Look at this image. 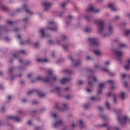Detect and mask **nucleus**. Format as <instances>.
<instances>
[{"label": "nucleus", "mask_w": 130, "mask_h": 130, "mask_svg": "<svg viewBox=\"0 0 130 130\" xmlns=\"http://www.w3.org/2000/svg\"><path fill=\"white\" fill-rule=\"evenodd\" d=\"M98 31L101 34H103V37H107L109 36L110 32L112 31V27L109 26L107 27L104 24V22L102 21H99L98 23Z\"/></svg>", "instance_id": "f257e3e1"}, {"label": "nucleus", "mask_w": 130, "mask_h": 130, "mask_svg": "<svg viewBox=\"0 0 130 130\" xmlns=\"http://www.w3.org/2000/svg\"><path fill=\"white\" fill-rule=\"evenodd\" d=\"M50 80H56V77L55 75L53 74V71L50 69L48 70L47 72V78H44L42 77H39L35 79V81H44V82H48Z\"/></svg>", "instance_id": "f03ea898"}, {"label": "nucleus", "mask_w": 130, "mask_h": 130, "mask_svg": "<svg viewBox=\"0 0 130 130\" xmlns=\"http://www.w3.org/2000/svg\"><path fill=\"white\" fill-rule=\"evenodd\" d=\"M57 23L54 21H51L49 22L47 24L46 29L48 30H51L52 31H55V30H57V26H56Z\"/></svg>", "instance_id": "7ed1b4c3"}, {"label": "nucleus", "mask_w": 130, "mask_h": 130, "mask_svg": "<svg viewBox=\"0 0 130 130\" xmlns=\"http://www.w3.org/2000/svg\"><path fill=\"white\" fill-rule=\"evenodd\" d=\"M56 108L59 111H64L68 108V105L66 104H58L56 105Z\"/></svg>", "instance_id": "20e7f679"}, {"label": "nucleus", "mask_w": 130, "mask_h": 130, "mask_svg": "<svg viewBox=\"0 0 130 130\" xmlns=\"http://www.w3.org/2000/svg\"><path fill=\"white\" fill-rule=\"evenodd\" d=\"M114 56L117 60H120L121 56H122L123 53L120 50H115L114 51Z\"/></svg>", "instance_id": "39448f33"}, {"label": "nucleus", "mask_w": 130, "mask_h": 130, "mask_svg": "<svg viewBox=\"0 0 130 130\" xmlns=\"http://www.w3.org/2000/svg\"><path fill=\"white\" fill-rule=\"evenodd\" d=\"M96 68L97 69H99L100 70H101V71H103V72H106V73H109L110 76H114V73L111 72L109 70L106 69V68H103L101 67L100 65H96Z\"/></svg>", "instance_id": "423d86ee"}, {"label": "nucleus", "mask_w": 130, "mask_h": 130, "mask_svg": "<svg viewBox=\"0 0 130 130\" xmlns=\"http://www.w3.org/2000/svg\"><path fill=\"white\" fill-rule=\"evenodd\" d=\"M51 6H52V4H51V3H49L48 2H45L43 4L45 11H47V10H49V8Z\"/></svg>", "instance_id": "0eeeda50"}, {"label": "nucleus", "mask_w": 130, "mask_h": 130, "mask_svg": "<svg viewBox=\"0 0 130 130\" xmlns=\"http://www.w3.org/2000/svg\"><path fill=\"white\" fill-rule=\"evenodd\" d=\"M89 41L91 43H92V44H94L95 45H98V40L95 38H91L89 39Z\"/></svg>", "instance_id": "6e6552de"}, {"label": "nucleus", "mask_w": 130, "mask_h": 130, "mask_svg": "<svg viewBox=\"0 0 130 130\" xmlns=\"http://www.w3.org/2000/svg\"><path fill=\"white\" fill-rule=\"evenodd\" d=\"M119 121L121 124H124V123H126V121L127 120V117L126 116H124L121 119L118 118Z\"/></svg>", "instance_id": "1a4fd4ad"}, {"label": "nucleus", "mask_w": 130, "mask_h": 130, "mask_svg": "<svg viewBox=\"0 0 130 130\" xmlns=\"http://www.w3.org/2000/svg\"><path fill=\"white\" fill-rule=\"evenodd\" d=\"M87 12H94V13H97L99 12V10H94V7L93 6H90L87 8L86 9Z\"/></svg>", "instance_id": "9d476101"}, {"label": "nucleus", "mask_w": 130, "mask_h": 130, "mask_svg": "<svg viewBox=\"0 0 130 130\" xmlns=\"http://www.w3.org/2000/svg\"><path fill=\"white\" fill-rule=\"evenodd\" d=\"M8 119H14V120H16V121H20L21 120V119L20 118H18L17 116H9L7 117Z\"/></svg>", "instance_id": "9b49d317"}, {"label": "nucleus", "mask_w": 130, "mask_h": 130, "mask_svg": "<svg viewBox=\"0 0 130 130\" xmlns=\"http://www.w3.org/2000/svg\"><path fill=\"white\" fill-rule=\"evenodd\" d=\"M88 84L92 85V83L90 82V81H96V77L93 75H90L88 76Z\"/></svg>", "instance_id": "f8f14e48"}, {"label": "nucleus", "mask_w": 130, "mask_h": 130, "mask_svg": "<svg viewBox=\"0 0 130 130\" xmlns=\"http://www.w3.org/2000/svg\"><path fill=\"white\" fill-rule=\"evenodd\" d=\"M60 124H62V121L61 120H58L54 123L53 125L54 127H57Z\"/></svg>", "instance_id": "ddd939ff"}, {"label": "nucleus", "mask_w": 130, "mask_h": 130, "mask_svg": "<svg viewBox=\"0 0 130 130\" xmlns=\"http://www.w3.org/2000/svg\"><path fill=\"white\" fill-rule=\"evenodd\" d=\"M45 29H41L39 31V34L41 35V37L42 38L45 37V36H46L45 35Z\"/></svg>", "instance_id": "4468645a"}, {"label": "nucleus", "mask_w": 130, "mask_h": 130, "mask_svg": "<svg viewBox=\"0 0 130 130\" xmlns=\"http://www.w3.org/2000/svg\"><path fill=\"white\" fill-rule=\"evenodd\" d=\"M99 87L100 88V91H98V94H100V93H101V90H102V89L105 87V84L101 83L99 84Z\"/></svg>", "instance_id": "2eb2a0df"}, {"label": "nucleus", "mask_w": 130, "mask_h": 130, "mask_svg": "<svg viewBox=\"0 0 130 130\" xmlns=\"http://www.w3.org/2000/svg\"><path fill=\"white\" fill-rule=\"evenodd\" d=\"M109 8L110 9H112V11H116V8H115V6H114V4H109Z\"/></svg>", "instance_id": "dca6fc26"}, {"label": "nucleus", "mask_w": 130, "mask_h": 130, "mask_svg": "<svg viewBox=\"0 0 130 130\" xmlns=\"http://www.w3.org/2000/svg\"><path fill=\"white\" fill-rule=\"evenodd\" d=\"M71 79H68V78H62L61 81H60V83L61 84H64V83H66V82H68V81H70Z\"/></svg>", "instance_id": "f3484780"}, {"label": "nucleus", "mask_w": 130, "mask_h": 130, "mask_svg": "<svg viewBox=\"0 0 130 130\" xmlns=\"http://www.w3.org/2000/svg\"><path fill=\"white\" fill-rule=\"evenodd\" d=\"M127 62L128 63V64L126 65L125 66V70H129V68H130V59H128Z\"/></svg>", "instance_id": "a211bd4d"}, {"label": "nucleus", "mask_w": 130, "mask_h": 130, "mask_svg": "<svg viewBox=\"0 0 130 130\" xmlns=\"http://www.w3.org/2000/svg\"><path fill=\"white\" fill-rule=\"evenodd\" d=\"M93 52L94 54L98 55V56H99V55H102V53L99 50H93Z\"/></svg>", "instance_id": "6ab92c4d"}, {"label": "nucleus", "mask_w": 130, "mask_h": 130, "mask_svg": "<svg viewBox=\"0 0 130 130\" xmlns=\"http://www.w3.org/2000/svg\"><path fill=\"white\" fill-rule=\"evenodd\" d=\"M38 61H39V62H47V61H48V60H47V59H37Z\"/></svg>", "instance_id": "aec40b11"}, {"label": "nucleus", "mask_w": 130, "mask_h": 130, "mask_svg": "<svg viewBox=\"0 0 130 130\" xmlns=\"http://www.w3.org/2000/svg\"><path fill=\"white\" fill-rule=\"evenodd\" d=\"M120 97L121 99H124L125 98V93L123 92H122L120 93Z\"/></svg>", "instance_id": "412c9836"}, {"label": "nucleus", "mask_w": 130, "mask_h": 130, "mask_svg": "<svg viewBox=\"0 0 130 130\" xmlns=\"http://www.w3.org/2000/svg\"><path fill=\"white\" fill-rule=\"evenodd\" d=\"M38 93L40 97H44V96H45V94L42 92L38 91Z\"/></svg>", "instance_id": "4be33fe9"}, {"label": "nucleus", "mask_w": 130, "mask_h": 130, "mask_svg": "<svg viewBox=\"0 0 130 130\" xmlns=\"http://www.w3.org/2000/svg\"><path fill=\"white\" fill-rule=\"evenodd\" d=\"M78 123L80 126H84V123H83V121L82 120H79L78 122Z\"/></svg>", "instance_id": "5701e85b"}, {"label": "nucleus", "mask_w": 130, "mask_h": 130, "mask_svg": "<svg viewBox=\"0 0 130 130\" xmlns=\"http://www.w3.org/2000/svg\"><path fill=\"white\" fill-rule=\"evenodd\" d=\"M89 107H90V105H89L88 104H86L83 105V107L85 109H88V108H89Z\"/></svg>", "instance_id": "b1692460"}, {"label": "nucleus", "mask_w": 130, "mask_h": 130, "mask_svg": "<svg viewBox=\"0 0 130 130\" xmlns=\"http://www.w3.org/2000/svg\"><path fill=\"white\" fill-rule=\"evenodd\" d=\"M62 47L65 49V50H67V49L69 48V45L67 44L63 45Z\"/></svg>", "instance_id": "393cba45"}, {"label": "nucleus", "mask_w": 130, "mask_h": 130, "mask_svg": "<svg viewBox=\"0 0 130 130\" xmlns=\"http://www.w3.org/2000/svg\"><path fill=\"white\" fill-rule=\"evenodd\" d=\"M84 31L86 32H90L91 31V28H90L89 27H86L84 29Z\"/></svg>", "instance_id": "a878e982"}, {"label": "nucleus", "mask_w": 130, "mask_h": 130, "mask_svg": "<svg viewBox=\"0 0 130 130\" xmlns=\"http://www.w3.org/2000/svg\"><path fill=\"white\" fill-rule=\"evenodd\" d=\"M110 64V61H106L104 63L105 67H107V66H109Z\"/></svg>", "instance_id": "bb28decb"}, {"label": "nucleus", "mask_w": 130, "mask_h": 130, "mask_svg": "<svg viewBox=\"0 0 130 130\" xmlns=\"http://www.w3.org/2000/svg\"><path fill=\"white\" fill-rule=\"evenodd\" d=\"M26 7H27V5H24L23 6V9H24V10H25L26 12H28V13H29V14H30V11H29V10L26 9Z\"/></svg>", "instance_id": "cd10ccee"}, {"label": "nucleus", "mask_w": 130, "mask_h": 130, "mask_svg": "<svg viewBox=\"0 0 130 130\" xmlns=\"http://www.w3.org/2000/svg\"><path fill=\"white\" fill-rule=\"evenodd\" d=\"M79 64H80L79 62H76L75 63L73 62V66L74 67H77V66H79Z\"/></svg>", "instance_id": "c85d7f7f"}, {"label": "nucleus", "mask_w": 130, "mask_h": 130, "mask_svg": "<svg viewBox=\"0 0 130 130\" xmlns=\"http://www.w3.org/2000/svg\"><path fill=\"white\" fill-rule=\"evenodd\" d=\"M130 34V29H128L125 31V35H128Z\"/></svg>", "instance_id": "c756f323"}, {"label": "nucleus", "mask_w": 130, "mask_h": 130, "mask_svg": "<svg viewBox=\"0 0 130 130\" xmlns=\"http://www.w3.org/2000/svg\"><path fill=\"white\" fill-rule=\"evenodd\" d=\"M108 83H109V84H110V85H113V84H114V81H112V80H109L107 81Z\"/></svg>", "instance_id": "7c9ffc66"}, {"label": "nucleus", "mask_w": 130, "mask_h": 130, "mask_svg": "<svg viewBox=\"0 0 130 130\" xmlns=\"http://www.w3.org/2000/svg\"><path fill=\"white\" fill-rule=\"evenodd\" d=\"M106 106L108 109H109L110 108V105H109V103H106Z\"/></svg>", "instance_id": "2f4dec72"}, {"label": "nucleus", "mask_w": 130, "mask_h": 130, "mask_svg": "<svg viewBox=\"0 0 130 130\" xmlns=\"http://www.w3.org/2000/svg\"><path fill=\"white\" fill-rule=\"evenodd\" d=\"M86 91L88 93H91L92 92V88H86Z\"/></svg>", "instance_id": "473e14b6"}, {"label": "nucleus", "mask_w": 130, "mask_h": 130, "mask_svg": "<svg viewBox=\"0 0 130 130\" xmlns=\"http://www.w3.org/2000/svg\"><path fill=\"white\" fill-rule=\"evenodd\" d=\"M77 84H78V85H82L83 84V81L82 80H78L77 81Z\"/></svg>", "instance_id": "72a5a7b5"}, {"label": "nucleus", "mask_w": 130, "mask_h": 130, "mask_svg": "<svg viewBox=\"0 0 130 130\" xmlns=\"http://www.w3.org/2000/svg\"><path fill=\"white\" fill-rule=\"evenodd\" d=\"M24 23H27L28 22V18H25L23 19Z\"/></svg>", "instance_id": "f704fd0d"}, {"label": "nucleus", "mask_w": 130, "mask_h": 130, "mask_svg": "<svg viewBox=\"0 0 130 130\" xmlns=\"http://www.w3.org/2000/svg\"><path fill=\"white\" fill-rule=\"evenodd\" d=\"M121 77L123 79H124V78H125L126 77V75L123 74L121 75Z\"/></svg>", "instance_id": "c9c22d12"}, {"label": "nucleus", "mask_w": 130, "mask_h": 130, "mask_svg": "<svg viewBox=\"0 0 130 130\" xmlns=\"http://www.w3.org/2000/svg\"><path fill=\"white\" fill-rule=\"evenodd\" d=\"M125 44H121L120 45V47H125Z\"/></svg>", "instance_id": "e433bc0d"}, {"label": "nucleus", "mask_w": 130, "mask_h": 130, "mask_svg": "<svg viewBox=\"0 0 130 130\" xmlns=\"http://www.w3.org/2000/svg\"><path fill=\"white\" fill-rule=\"evenodd\" d=\"M91 99L93 101H96L97 100V99H96L95 97H91Z\"/></svg>", "instance_id": "4c0bfd02"}, {"label": "nucleus", "mask_w": 130, "mask_h": 130, "mask_svg": "<svg viewBox=\"0 0 130 130\" xmlns=\"http://www.w3.org/2000/svg\"><path fill=\"white\" fill-rule=\"evenodd\" d=\"M100 116L101 118H103L104 119L105 118V116H104V115H100Z\"/></svg>", "instance_id": "58836bf2"}, {"label": "nucleus", "mask_w": 130, "mask_h": 130, "mask_svg": "<svg viewBox=\"0 0 130 130\" xmlns=\"http://www.w3.org/2000/svg\"><path fill=\"white\" fill-rule=\"evenodd\" d=\"M32 77V74H29L27 76V78H28V79H30V78H31Z\"/></svg>", "instance_id": "ea45409f"}, {"label": "nucleus", "mask_w": 130, "mask_h": 130, "mask_svg": "<svg viewBox=\"0 0 130 130\" xmlns=\"http://www.w3.org/2000/svg\"><path fill=\"white\" fill-rule=\"evenodd\" d=\"M115 20H118L119 19H120V17L118 16H117L115 17Z\"/></svg>", "instance_id": "a19ab883"}, {"label": "nucleus", "mask_w": 130, "mask_h": 130, "mask_svg": "<svg viewBox=\"0 0 130 130\" xmlns=\"http://www.w3.org/2000/svg\"><path fill=\"white\" fill-rule=\"evenodd\" d=\"M13 31H14V32H18V31H19V29L18 28H14L13 29Z\"/></svg>", "instance_id": "79ce46f5"}, {"label": "nucleus", "mask_w": 130, "mask_h": 130, "mask_svg": "<svg viewBox=\"0 0 130 130\" xmlns=\"http://www.w3.org/2000/svg\"><path fill=\"white\" fill-rule=\"evenodd\" d=\"M98 110L99 111H102V108L101 107H99Z\"/></svg>", "instance_id": "37998d69"}, {"label": "nucleus", "mask_w": 130, "mask_h": 130, "mask_svg": "<svg viewBox=\"0 0 130 130\" xmlns=\"http://www.w3.org/2000/svg\"><path fill=\"white\" fill-rule=\"evenodd\" d=\"M61 6L62 8H64L65 6H66V4L62 3Z\"/></svg>", "instance_id": "c03bdc74"}, {"label": "nucleus", "mask_w": 130, "mask_h": 130, "mask_svg": "<svg viewBox=\"0 0 130 130\" xmlns=\"http://www.w3.org/2000/svg\"><path fill=\"white\" fill-rule=\"evenodd\" d=\"M70 98H71V95H69L66 96L67 99H70Z\"/></svg>", "instance_id": "a18cd8bd"}, {"label": "nucleus", "mask_w": 130, "mask_h": 130, "mask_svg": "<svg viewBox=\"0 0 130 130\" xmlns=\"http://www.w3.org/2000/svg\"><path fill=\"white\" fill-rule=\"evenodd\" d=\"M2 10H6V7H5V6H3L2 7Z\"/></svg>", "instance_id": "49530a36"}, {"label": "nucleus", "mask_w": 130, "mask_h": 130, "mask_svg": "<svg viewBox=\"0 0 130 130\" xmlns=\"http://www.w3.org/2000/svg\"><path fill=\"white\" fill-rule=\"evenodd\" d=\"M34 46H35V47H37V46H38V43H36L34 44Z\"/></svg>", "instance_id": "de8ad7c7"}, {"label": "nucleus", "mask_w": 130, "mask_h": 130, "mask_svg": "<svg viewBox=\"0 0 130 130\" xmlns=\"http://www.w3.org/2000/svg\"><path fill=\"white\" fill-rule=\"evenodd\" d=\"M86 59H87V60H89V59H90V56H87L86 57Z\"/></svg>", "instance_id": "09e8293b"}, {"label": "nucleus", "mask_w": 130, "mask_h": 130, "mask_svg": "<svg viewBox=\"0 0 130 130\" xmlns=\"http://www.w3.org/2000/svg\"><path fill=\"white\" fill-rule=\"evenodd\" d=\"M59 90V87H56L55 89V91H58Z\"/></svg>", "instance_id": "8fccbe9b"}, {"label": "nucleus", "mask_w": 130, "mask_h": 130, "mask_svg": "<svg viewBox=\"0 0 130 130\" xmlns=\"http://www.w3.org/2000/svg\"><path fill=\"white\" fill-rule=\"evenodd\" d=\"M69 58L73 61V57L72 56H69Z\"/></svg>", "instance_id": "3c124183"}, {"label": "nucleus", "mask_w": 130, "mask_h": 130, "mask_svg": "<svg viewBox=\"0 0 130 130\" xmlns=\"http://www.w3.org/2000/svg\"><path fill=\"white\" fill-rule=\"evenodd\" d=\"M28 124H29L30 125H31V124H32V122H31V121H28Z\"/></svg>", "instance_id": "603ef678"}, {"label": "nucleus", "mask_w": 130, "mask_h": 130, "mask_svg": "<svg viewBox=\"0 0 130 130\" xmlns=\"http://www.w3.org/2000/svg\"><path fill=\"white\" fill-rule=\"evenodd\" d=\"M17 39L20 40L21 39V36L18 35L17 37Z\"/></svg>", "instance_id": "864d4df0"}, {"label": "nucleus", "mask_w": 130, "mask_h": 130, "mask_svg": "<svg viewBox=\"0 0 130 130\" xmlns=\"http://www.w3.org/2000/svg\"><path fill=\"white\" fill-rule=\"evenodd\" d=\"M124 86L125 87H127V83H126V82H124Z\"/></svg>", "instance_id": "5fc2aeb1"}, {"label": "nucleus", "mask_w": 130, "mask_h": 130, "mask_svg": "<svg viewBox=\"0 0 130 130\" xmlns=\"http://www.w3.org/2000/svg\"><path fill=\"white\" fill-rule=\"evenodd\" d=\"M8 23L11 24H13V22L9 21H8Z\"/></svg>", "instance_id": "6e6d98bb"}, {"label": "nucleus", "mask_w": 130, "mask_h": 130, "mask_svg": "<svg viewBox=\"0 0 130 130\" xmlns=\"http://www.w3.org/2000/svg\"><path fill=\"white\" fill-rule=\"evenodd\" d=\"M5 110V107L1 108V111H4Z\"/></svg>", "instance_id": "4d7b16f0"}, {"label": "nucleus", "mask_w": 130, "mask_h": 130, "mask_svg": "<svg viewBox=\"0 0 130 130\" xmlns=\"http://www.w3.org/2000/svg\"><path fill=\"white\" fill-rule=\"evenodd\" d=\"M11 99H12V96L11 95L8 96V99L9 100H11Z\"/></svg>", "instance_id": "13d9d810"}, {"label": "nucleus", "mask_w": 130, "mask_h": 130, "mask_svg": "<svg viewBox=\"0 0 130 130\" xmlns=\"http://www.w3.org/2000/svg\"><path fill=\"white\" fill-rule=\"evenodd\" d=\"M53 117H54V118H55V117H56V114H54L53 115Z\"/></svg>", "instance_id": "bf43d9fd"}, {"label": "nucleus", "mask_w": 130, "mask_h": 130, "mask_svg": "<svg viewBox=\"0 0 130 130\" xmlns=\"http://www.w3.org/2000/svg\"><path fill=\"white\" fill-rule=\"evenodd\" d=\"M39 127H36V130H39Z\"/></svg>", "instance_id": "052dcab7"}, {"label": "nucleus", "mask_w": 130, "mask_h": 130, "mask_svg": "<svg viewBox=\"0 0 130 130\" xmlns=\"http://www.w3.org/2000/svg\"><path fill=\"white\" fill-rule=\"evenodd\" d=\"M18 113L19 114H20V113H22V111H18Z\"/></svg>", "instance_id": "680f3d73"}, {"label": "nucleus", "mask_w": 130, "mask_h": 130, "mask_svg": "<svg viewBox=\"0 0 130 130\" xmlns=\"http://www.w3.org/2000/svg\"><path fill=\"white\" fill-rule=\"evenodd\" d=\"M27 42H28V43H30V42H31V41H30V40H27Z\"/></svg>", "instance_id": "e2e57ef3"}, {"label": "nucleus", "mask_w": 130, "mask_h": 130, "mask_svg": "<svg viewBox=\"0 0 130 130\" xmlns=\"http://www.w3.org/2000/svg\"><path fill=\"white\" fill-rule=\"evenodd\" d=\"M0 76H3V72H0Z\"/></svg>", "instance_id": "0e129e2a"}, {"label": "nucleus", "mask_w": 130, "mask_h": 130, "mask_svg": "<svg viewBox=\"0 0 130 130\" xmlns=\"http://www.w3.org/2000/svg\"><path fill=\"white\" fill-rule=\"evenodd\" d=\"M52 55L53 57H54V53H52Z\"/></svg>", "instance_id": "69168bd1"}, {"label": "nucleus", "mask_w": 130, "mask_h": 130, "mask_svg": "<svg viewBox=\"0 0 130 130\" xmlns=\"http://www.w3.org/2000/svg\"><path fill=\"white\" fill-rule=\"evenodd\" d=\"M114 88H115V87H114V86H111V89H114Z\"/></svg>", "instance_id": "338daca9"}, {"label": "nucleus", "mask_w": 130, "mask_h": 130, "mask_svg": "<svg viewBox=\"0 0 130 130\" xmlns=\"http://www.w3.org/2000/svg\"><path fill=\"white\" fill-rule=\"evenodd\" d=\"M69 19H72V16H69Z\"/></svg>", "instance_id": "774afa93"}]
</instances>
